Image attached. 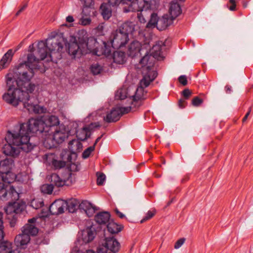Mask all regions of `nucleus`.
Instances as JSON below:
<instances>
[{"label": "nucleus", "instance_id": "f257e3e1", "mask_svg": "<svg viewBox=\"0 0 253 253\" xmlns=\"http://www.w3.org/2000/svg\"><path fill=\"white\" fill-rule=\"evenodd\" d=\"M47 41H41L37 45V49L34 51V47L27 54V60L19 63L12 69H9L5 78L18 79L19 84L24 85L31 81L35 76L34 70L39 69L37 64L44 60L48 55L51 57V53L48 47Z\"/></svg>", "mask_w": 253, "mask_h": 253}, {"label": "nucleus", "instance_id": "f03ea898", "mask_svg": "<svg viewBox=\"0 0 253 253\" xmlns=\"http://www.w3.org/2000/svg\"><path fill=\"white\" fill-rule=\"evenodd\" d=\"M7 91L2 96V100L7 104L17 107L20 103H23L24 107L29 112L36 114L43 112V107L38 104L29 102L30 93H32L36 88L34 83L29 82L24 85L19 84L18 79L5 78Z\"/></svg>", "mask_w": 253, "mask_h": 253}, {"label": "nucleus", "instance_id": "7ed1b4c3", "mask_svg": "<svg viewBox=\"0 0 253 253\" xmlns=\"http://www.w3.org/2000/svg\"><path fill=\"white\" fill-rule=\"evenodd\" d=\"M5 140L7 144L3 146L2 152L6 156L14 158L19 155V149L26 153H28L31 151L35 146L31 143L24 142L22 137H21L19 134L16 132V129L12 131L8 130Z\"/></svg>", "mask_w": 253, "mask_h": 253}, {"label": "nucleus", "instance_id": "20e7f679", "mask_svg": "<svg viewBox=\"0 0 253 253\" xmlns=\"http://www.w3.org/2000/svg\"><path fill=\"white\" fill-rule=\"evenodd\" d=\"M14 129L22 137L24 142L30 143V134L33 135L45 133L44 121L42 118H31L27 123L16 126Z\"/></svg>", "mask_w": 253, "mask_h": 253}, {"label": "nucleus", "instance_id": "39448f33", "mask_svg": "<svg viewBox=\"0 0 253 253\" xmlns=\"http://www.w3.org/2000/svg\"><path fill=\"white\" fill-rule=\"evenodd\" d=\"M49 180L50 184H43L41 187V192L44 194H51L54 186L60 187L72 185L75 182V175L70 169H68L63 172L61 177L58 174L53 173L51 174Z\"/></svg>", "mask_w": 253, "mask_h": 253}, {"label": "nucleus", "instance_id": "423d86ee", "mask_svg": "<svg viewBox=\"0 0 253 253\" xmlns=\"http://www.w3.org/2000/svg\"><path fill=\"white\" fill-rule=\"evenodd\" d=\"M78 41L84 47L85 54L92 52L94 55L99 56L98 49L100 45L97 39L94 37H88V34L85 30H79L78 32Z\"/></svg>", "mask_w": 253, "mask_h": 253}, {"label": "nucleus", "instance_id": "0eeeda50", "mask_svg": "<svg viewBox=\"0 0 253 253\" xmlns=\"http://www.w3.org/2000/svg\"><path fill=\"white\" fill-rule=\"evenodd\" d=\"M39 232V229L35 225L27 223L22 228V233L16 236L14 243L17 247L25 249L30 242V236H35Z\"/></svg>", "mask_w": 253, "mask_h": 253}, {"label": "nucleus", "instance_id": "6e6552de", "mask_svg": "<svg viewBox=\"0 0 253 253\" xmlns=\"http://www.w3.org/2000/svg\"><path fill=\"white\" fill-rule=\"evenodd\" d=\"M14 166V160L12 158H6L0 161V180L5 185H10L16 176L12 172Z\"/></svg>", "mask_w": 253, "mask_h": 253}, {"label": "nucleus", "instance_id": "1a4fd4ad", "mask_svg": "<svg viewBox=\"0 0 253 253\" xmlns=\"http://www.w3.org/2000/svg\"><path fill=\"white\" fill-rule=\"evenodd\" d=\"M152 0H134L132 3L127 7H124L125 12L130 11L142 12L144 10H151L152 9Z\"/></svg>", "mask_w": 253, "mask_h": 253}, {"label": "nucleus", "instance_id": "9d476101", "mask_svg": "<svg viewBox=\"0 0 253 253\" xmlns=\"http://www.w3.org/2000/svg\"><path fill=\"white\" fill-rule=\"evenodd\" d=\"M19 194L13 186L5 185L0 182V199L2 200H17Z\"/></svg>", "mask_w": 253, "mask_h": 253}, {"label": "nucleus", "instance_id": "9b49d317", "mask_svg": "<svg viewBox=\"0 0 253 253\" xmlns=\"http://www.w3.org/2000/svg\"><path fill=\"white\" fill-rule=\"evenodd\" d=\"M112 39L111 43L113 48H120L123 47L128 42V37L119 30L112 33Z\"/></svg>", "mask_w": 253, "mask_h": 253}, {"label": "nucleus", "instance_id": "f8f14e48", "mask_svg": "<svg viewBox=\"0 0 253 253\" xmlns=\"http://www.w3.org/2000/svg\"><path fill=\"white\" fill-rule=\"evenodd\" d=\"M67 51L69 54L72 55L73 58H80L82 55L85 54L84 47L81 46V44L78 41V36L77 39L74 38L73 42H70L68 43Z\"/></svg>", "mask_w": 253, "mask_h": 253}, {"label": "nucleus", "instance_id": "ddd939ff", "mask_svg": "<svg viewBox=\"0 0 253 253\" xmlns=\"http://www.w3.org/2000/svg\"><path fill=\"white\" fill-rule=\"evenodd\" d=\"M147 91L142 86H138L134 95L132 96V105L136 108H139L143 104V101L147 98Z\"/></svg>", "mask_w": 253, "mask_h": 253}, {"label": "nucleus", "instance_id": "4468645a", "mask_svg": "<svg viewBox=\"0 0 253 253\" xmlns=\"http://www.w3.org/2000/svg\"><path fill=\"white\" fill-rule=\"evenodd\" d=\"M66 201L62 199L55 200L49 206V211L52 215H59L64 212L66 206Z\"/></svg>", "mask_w": 253, "mask_h": 253}, {"label": "nucleus", "instance_id": "2eb2a0df", "mask_svg": "<svg viewBox=\"0 0 253 253\" xmlns=\"http://www.w3.org/2000/svg\"><path fill=\"white\" fill-rule=\"evenodd\" d=\"M26 208L25 203L23 202H14L9 203L7 207L5 208V211L7 214L14 213L17 215L21 213Z\"/></svg>", "mask_w": 253, "mask_h": 253}, {"label": "nucleus", "instance_id": "dca6fc26", "mask_svg": "<svg viewBox=\"0 0 253 253\" xmlns=\"http://www.w3.org/2000/svg\"><path fill=\"white\" fill-rule=\"evenodd\" d=\"M43 121L45 133H49L61 126H59L60 121L58 118L56 116L51 115Z\"/></svg>", "mask_w": 253, "mask_h": 253}, {"label": "nucleus", "instance_id": "f3484780", "mask_svg": "<svg viewBox=\"0 0 253 253\" xmlns=\"http://www.w3.org/2000/svg\"><path fill=\"white\" fill-rule=\"evenodd\" d=\"M68 148L70 151L65 153L67 154V162H70L72 161L71 154H76V152H80L82 150L83 144L80 141L74 139L69 141Z\"/></svg>", "mask_w": 253, "mask_h": 253}, {"label": "nucleus", "instance_id": "a211bd4d", "mask_svg": "<svg viewBox=\"0 0 253 253\" xmlns=\"http://www.w3.org/2000/svg\"><path fill=\"white\" fill-rule=\"evenodd\" d=\"M56 140L58 144L62 143L69 135L68 132L66 130L64 126L58 127L50 132Z\"/></svg>", "mask_w": 253, "mask_h": 253}, {"label": "nucleus", "instance_id": "6ab92c4d", "mask_svg": "<svg viewBox=\"0 0 253 253\" xmlns=\"http://www.w3.org/2000/svg\"><path fill=\"white\" fill-rule=\"evenodd\" d=\"M96 231L95 227L92 224L87 226L82 231V239L83 243H88L91 242L95 238Z\"/></svg>", "mask_w": 253, "mask_h": 253}, {"label": "nucleus", "instance_id": "aec40b11", "mask_svg": "<svg viewBox=\"0 0 253 253\" xmlns=\"http://www.w3.org/2000/svg\"><path fill=\"white\" fill-rule=\"evenodd\" d=\"M151 65H148L146 67L147 73L140 82L141 84L143 85L145 87L148 86L151 82H153L158 76L157 72L151 71Z\"/></svg>", "mask_w": 253, "mask_h": 253}, {"label": "nucleus", "instance_id": "412c9836", "mask_svg": "<svg viewBox=\"0 0 253 253\" xmlns=\"http://www.w3.org/2000/svg\"><path fill=\"white\" fill-rule=\"evenodd\" d=\"M64 42V39L59 37V39L54 38L52 40L50 43V47H48L51 52H56L60 53L62 52L63 49V43Z\"/></svg>", "mask_w": 253, "mask_h": 253}, {"label": "nucleus", "instance_id": "4be33fe9", "mask_svg": "<svg viewBox=\"0 0 253 253\" xmlns=\"http://www.w3.org/2000/svg\"><path fill=\"white\" fill-rule=\"evenodd\" d=\"M121 116L119 108H113L110 112L108 113L106 116L104 117L103 120L108 123L116 122L119 120Z\"/></svg>", "mask_w": 253, "mask_h": 253}, {"label": "nucleus", "instance_id": "5701e85b", "mask_svg": "<svg viewBox=\"0 0 253 253\" xmlns=\"http://www.w3.org/2000/svg\"><path fill=\"white\" fill-rule=\"evenodd\" d=\"M174 19L168 14L164 15L159 18L157 29L159 31L166 30L169 26L173 23Z\"/></svg>", "mask_w": 253, "mask_h": 253}, {"label": "nucleus", "instance_id": "b1692460", "mask_svg": "<svg viewBox=\"0 0 253 253\" xmlns=\"http://www.w3.org/2000/svg\"><path fill=\"white\" fill-rule=\"evenodd\" d=\"M0 240V253H22L17 249H13L12 243Z\"/></svg>", "mask_w": 253, "mask_h": 253}, {"label": "nucleus", "instance_id": "393cba45", "mask_svg": "<svg viewBox=\"0 0 253 253\" xmlns=\"http://www.w3.org/2000/svg\"><path fill=\"white\" fill-rule=\"evenodd\" d=\"M14 52L12 49H9L3 55L0 61V71L7 68L12 60Z\"/></svg>", "mask_w": 253, "mask_h": 253}, {"label": "nucleus", "instance_id": "a878e982", "mask_svg": "<svg viewBox=\"0 0 253 253\" xmlns=\"http://www.w3.org/2000/svg\"><path fill=\"white\" fill-rule=\"evenodd\" d=\"M169 11L170 16L174 20L181 13L182 9L180 4L173 0L169 3Z\"/></svg>", "mask_w": 253, "mask_h": 253}, {"label": "nucleus", "instance_id": "bb28decb", "mask_svg": "<svg viewBox=\"0 0 253 253\" xmlns=\"http://www.w3.org/2000/svg\"><path fill=\"white\" fill-rule=\"evenodd\" d=\"M112 5L108 0L107 3H102L99 8L100 12L104 20H108L112 16V9L111 7Z\"/></svg>", "mask_w": 253, "mask_h": 253}, {"label": "nucleus", "instance_id": "cd10ccee", "mask_svg": "<svg viewBox=\"0 0 253 253\" xmlns=\"http://www.w3.org/2000/svg\"><path fill=\"white\" fill-rule=\"evenodd\" d=\"M111 214L108 211H101L98 212L94 216V220L98 224L105 225L110 221Z\"/></svg>", "mask_w": 253, "mask_h": 253}, {"label": "nucleus", "instance_id": "c85d7f7f", "mask_svg": "<svg viewBox=\"0 0 253 253\" xmlns=\"http://www.w3.org/2000/svg\"><path fill=\"white\" fill-rule=\"evenodd\" d=\"M140 50V43L138 41H133L128 46L127 54L129 56L133 58L138 55Z\"/></svg>", "mask_w": 253, "mask_h": 253}, {"label": "nucleus", "instance_id": "c756f323", "mask_svg": "<svg viewBox=\"0 0 253 253\" xmlns=\"http://www.w3.org/2000/svg\"><path fill=\"white\" fill-rule=\"evenodd\" d=\"M101 43L98 49V54H103L106 56H109L112 55L111 50L113 48L112 46L111 42H106L101 41Z\"/></svg>", "mask_w": 253, "mask_h": 253}, {"label": "nucleus", "instance_id": "7c9ffc66", "mask_svg": "<svg viewBox=\"0 0 253 253\" xmlns=\"http://www.w3.org/2000/svg\"><path fill=\"white\" fill-rule=\"evenodd\" d=\"M46 137L43 141V145L46 149H51L56 147L58 145L52 134L50 133H45Z\"/></svg>", "mask_w": 253, "mask_h": 253}, {"label": "nucleus", "instance_id": "2f4dec72", "mask_svg": "<svg viewBox=\"0 0 253 253\" xmlns=\"http://www.w3.org/2000/svg\"><path fill=\"white\" fill-rule=\"evenodd\" d=\"M75 133L77 140L82 141H85L91 135V133L89 132V127L85 126L83 127L80 131L76 129Z\"/></svg>", "mask_w": 253, "mask_h": 253}, {"label": "nucleus", "instance_id": "473e14b6", "mask_svg": "<svg viewBox=\"0 0 253 253\" xmlns=\"http://www.w3.org/2000/svg\"><path fill=\"white\" fill-rule=\"evenodd\" d=\"M122 224H119L113 221H110L107 225L108 231L112 234H116L120 232L123 229Z\"/></svg>", "mask_w": 253, "mask_h": 253}, {"label": "nucleus", "instance_id": "72a5a7b5", "mask_svg": "<svg viewBox=\"0 0 253 253\" xmlns=\"http://www.w3.org/2000/svg\"><path fill=\"white\" fill-rule=\"evenodd\" d=\"M113 59L115 63L123 64L126 62V53L122 51H115L113 53Z\"/></svg>", "mask_w": 253, "mask_h": 253}, {"label": "nucleus", "instance_id": "f704fd0d", "mask_svg": "<svg viewBox=\"0 0 253 253\" xmlns=\"http://www.w3.org/2000/svg\"><path fill=\"white\" fill-rule=\"evenodd\" d=\"M66 205L65 209L69 212L74 213L79 208V201L76 199L72 198L66 201Z\"/></svg>", "mask_w": 253, "mask_h": 253}, {"label": "nucleus", "instance_id": "c9c22d12", "mask_svg": "<svg viewBox=\"0 0 253 253\" xmlns=\"http://www.w3.org/2000/svg\"><path fill=\"white\" fill-rule=\"evenodd\" d=\"M134 29V28L132 22H126L123 23L119 30L128 37L129 34H132Z\"/></svg>", "mask_w": 253, "mask_h": 253}, {"label": "nucleus", "instance_id": "e433bc0d", "mask_svg": "<svg viewBox=\"0 0 253 253\" xmlns=\"http://www.w3.org/2000/svg\"><path fill=\"white\" fill-rule=\"evenodd\" d=\"M49 241L48 233H39L35 239L36 245L47 244Z\"/></svg>", "mask_w": 253, "mask_h": 253}, {"label": "nucleus", "instance_id": "4c0bfd02", "mask_svg": "<svg viewBox=\"0 0 253 253\" xmlns=\"http://www.w3.org/2000/svg\"><path fill=\"white\" fill-rule=\"evenodd\" d=\"M159 18L157 13L153 12L151 14L150 19L147 23L146 27L147 28H153L155 27L157 28L158 26Z\"/></svg>", "mask_w": 253, "mask_h": 253}, {"label": "nucleus", "instance_id": "58836bf2", "mask_svg": "<svg viewBox=\"0 0 253 253\" xmlns=\"http://www.w3.org/2000/svg\"><path fill=\"white\" fill-rule=\"evenodd\" d=\"M65 155L67 154H63V153H62L61 156L62 159L63 160H57L53 159L52 161V165L54 167L55 169H60L65 167L66 165V162L64 161V160H67V157H65Z\"/></svg>", "mask_w": 253, "mask_h": 253}, {"label": "nucleus", "instance_id": "ea45409f", "mask_svg": "<svg viewBox=\"0 0 253 253\" xmlns=\"http://www.w3.org/2000/svg\"><path fill=\"white\" fill-rule=\"evenodd\" d=\"M134 0H109V2L112 5V6H118L120 4L122 5H129L132 3Z\"/></svg>", "mask_w": 253, "mask_h": 253}, {"label": "nucleus", "instance_id": "a19ab883", "mask_svg": "<svg viewBox=\"0 0 253 253\" xmlns=\"http://www.w3.org/2000/svg\"><path fill=\"white\" fill-rule=\"evenodd\" d=\"M90 69L93 75L99 74L103 70L102 67L98 63L92 64Z\"/></svg>", "mask_w": 253, "mask_h": 253}, {"label": "nucleus", "instance_id": "79ce46f5", "mask_svg": "<svg viewBox=\"0 0 253 253\" xmlns=\"http://www.w3.org/2000/svg\"><path fill=\"white\" fill-rule=\"evenodd\" d=\"M31 205L33 208L39 209L44 206V202L42 199H34L32 201Z\"/></svg>", "mask_w": 253, "mask_h": 253}, {"label": "nucleus", "instance_id": "37998d69", "mask_svg": "<svg viewBox=\"0 0 253 253\" xmlns=\"http://www.w3.org/2000/svg\"><path fill=\"white\" fill-rule=\"evenodd\" d=\"M119 110H120V113L121 115L127 114L131 111L132 109L135 108V109H138V108H136L134 106V105H132V103L131 104L130 106L128 107H118Z\"/></svg>", "mask_w": 253, "mask_h": 253}, {"label": "nucleus", "instance_id": "c03bdc74", "mask_svg": "<svg viewBox=\"0 0 253 253\" xmlns=\"http://www.w3.org/2000/svg\"><path fill=\"white\" fill-rule=\"evenodd\" d=\"M152 50L154 56H159L162 53V44H159V43L155 44L153 46Z\"/></svg>", "mask_w": 253, "mask_h": 253}, {"label": "nucleus", "instance_id": "a18cd8bd", "mask_svg": "<svg viewBox=\"0 0 253 253\" xmlns=\"http://www.w3.org/2000/svg\"><path fill=\"white\" fill-rule=\"evenodd\" d=\"M98 208H97L95 206L91 204L90 207H89L86 211H85V213L87 215L88 217H92L95 211L98 210Z\"/></svg>", "mask_w": 253, "mask_h": 253}, {"label": "nucleus", "instance_id": "49530a36", "mask_svg": "<svg viewBox=\"0 0 253 253\" xmlns=\"http://www.w3.org/2000/svg\"><path fill=\"white\" fill-rule=\"evenodd\" d=\"M3 229V213L0 211V240H3L4 237Z\"/></svg>", "mask_w": 253, "mask_h": 253}, {"label": "nucleus", "instance_id": "de8ad7c7", "mask_svg": "<svg viewBox=\"0 0 253 253\" xmlns=\"http://www.w3.org/2000/svg\"><path fill=\"white\" fill-rule=\"evenodd\" d=\"M91 204L87 201H83L81 203H79V209L81 211H84L85 212L89 207H90Z\"/></svg>", "mask_w": 253, "mask_h": 253}, {"label": "nucleus", "instance_id": "09e8293b", "mask_svg": "<svg viewBox=\"0 0 253 253\" xmlns=\"http://www.w3.org/2000/svg\"><path fill=\"white\" fill-rule=\"evenodd\" d=\"M18 215L13 214V215H8V218L10 220L9 224L11 227H14L17 222Z\"/></svg>", "mask_w": 253, "mask_h": 253}, {"label": "nucleus", "instance_id": "8fccbe9b", "mask_svg": "<svg viewBox=\"0 0 253 253\" xmlns=\"http://www.w3.org/2000/svg\"><path fill=\"white\" fill-rule=\"evenodd\" d=\"M204 102L203 99L197 96L194 97L192 100V104L193 106L198 107L200 106Z\"/></svg>", "mask_w": 253, "mask_h": 253}, {"label": "nucleus", "instance_id": "3c124183", "mask_svg": "<svg viewBox=\"0 0 253 253\" xmlns=\"http://www.w3.org/2000/svg\"><path fill=\"white\" fill-rule=\"evenodd\" d=\"M94 151L93 147H89L86 148L82 153V158L84 159L88 158L92 152Z\"/></svg>", "mask_w": 253, "mask_h": 253}, {"label": "nucleus", "instance_id": "603ef678", "mask_svg": "<svg viewBox=\"0 0 253 253\" xmlns=\"http://www.w3.org/2000/svg\"><path fill=\"white\" fill-rule=\"evenodd\" d=\"M156 211H149L147 213H146V215L143 218V219L140 221V223H142L147 220L151 219L155 214Z\"/></svg>", "mask_w": 253, "mask_h": 253}, {"label": "nucleus", "instance_id": "864d4df0", "mask_svg": "<svg viewBox=\"0 0 253 253\" xmlns=\"http://www.w3.org/2000/svg\"><path fill=\"white\" fill-rule=\"evenodd\" d=\"M150 57V55L147 54L140 60L139 63L141 65L142 67L148 66V61Z\"/></svg>", "mask_w": 253, "mask_h": 253}, {"label": "nucleus", "instance_id": "5fc2aeb1", "mask_svg": "<svg viewBox=\"0 0 253 253\" xmlns=\"http://www.w3.org/2000/svg\"><path fill=\"white\" fill-rule=\"evenodd\" d=\"M105 178H106L105 175L103 173H100L97 176V181H96L97 184L99 186L102 185L104 184Z\"/></svg>", "mask_w": 253, "mask_h": 253}, {"label": "nucleus", "instance_id": "6e6d98bb", "mask_svg": "<svg viewBox=\"0 0 253 253\" xmlns=\"http://www.w3.org/2000/svg\"><path fill=\"white\" fill-rule=\"evenodd\" d=\"M181 94L184 97L185 99H188L192 94L191 91L188 88L184 89L181 92Z\"/></svg>", "mask_w": 253, "mask_h": 253}, {"label": "nucleus", "instance_id": "4d7b16f0", "mask_svg": "<svg viewBox=\"0 0 253 253\" xmlns=\"http://www.w3.org/2000/svg\"><path fill=\"white\" fill-rule=\"evenodd\" d=\"M185 239L184 238H181L178 239L174 244V248L177 249L179 248L185 242Z\"/></svg>", "mask_w": 253, "mask_h": 253}, {"label": "nucleus", "instance_id": "13d9d810", "mask_svg": "<svg viewBox=\"0 0 253 253\" xmlns=\"http://www.w3.org/2000/svg\"><path fill=\"white\" fill-rule=\"evenodd\" d=\"M178 81L181 84H182L184 86L187 84V78L186 76L185 75L180 76L178 78Z\"/></svg>", "mask_w": 253, "mask_h": 253}, {"label": "nucleus", "instance_id": "bf43d9fd", "mask_svg": "<svg viewBox=\"0 0 253 253\" xmlns=\"http://www.w3.org/2000/svg\"><path fill=\"white\" fill-rule=\"evenodd\" d=\"M123 91V90H121L117 91L116 96L118 98V99L120 100H124L126 97V94L124 93Z\"/></svg>", "mask_w": 253, "mask_h": 253}, {"label": "nucleus", "instance_id": "052dcab7", "mask_svg": "<svg viewBox=\"0 0 253 253\" xmlns=\"http://www.w3.org/2000/svg\"><path fill=\"white\" fill-rule=\"evenodd\" d=\"M91 22V20L89 18H82L80 20V23L84 26L89 25Z\"/></svg>", "mask_w": 253, "mask_h": 253}, {"label": "nucleus", "instance_id": "680f3d73", "mask_svg": "<svg viewBox=\"0 0 253 253\" xmlns=\"http://www.w3.org/2000/svg\"><path fill=\"white\" fill-rule=\"evenodd\" d=\"M100 125L98 122L91 123L88 126L86 127H89V132L92 130L93 129L97 127H99Z\"/></svg>", "mask_w": 253, "mask_h": 253}, {"label": "nucleus", "instance_id": "e2e57ef3", "mask_svg": "<svg viewBox=\"0 0 253 253\" xmlns=\"http://www.w3.org/2000/svg\"><path fill=\"white\" fill-rule=\"evenodd\" d=\"M187 104V102L183 99H180L178 102V106L181 109L185 108Z\"/></svg>", "mask_w": 253, "mask_h": 253}, {"label": "nucleus", "instance_id": "0e129e2a", "mask_svg": "<svg viewBox=\"0 0 253 253\" xmlns=\"http://www.w3.org/2000/svg\"><path fill=\"white\" fill-rule=\"evenodd\" d=\"M137 18L138 19V21L141 23L144 24L146 22V20L144 18L143 15H142L141 12L140 13L137 14Z\"/></svg>", "mask_w": 253, "mask_h": 253}, {"label": "nucleus", "instance_id": "69168bd1", "mask_svg": "<svg viewBox=\"0 0 253 253\" xmlns=\"http://www.w3.org/2000/svg\"><path fill=\"white\" fill-rule=\"evenodd\" d=\"M114 211L115 212V213L116 214V215L119 217L120 218H124L125 217H126L125 214H124L123 213H122L121 211H119V210L116 208L115 210H114Z\"/></svg>", "mask_w": 253, "mask_h": 253}, {"label": "nucleus", "instance_id": "338daca9", "mask_svg": "<svg viewBox=\"0 0 253 253\" xmlns=\"http://www.w3.org/2000/svg\"><path fill=\"white\" fill-rule=\"evenodd\" d=\"M229 2L232 4L229 7V9L231 11H234L236 7L235 0H229Z\"/></svg>", "mask_w": 253, "mask_h": 253}, {"label": "nucleus", "instance_id": "774afa93", "mask_svg": "<svg viewBox=\"0 0 253 253\" xmlns=\"http://www.w3.org/2000/svg\"><path fill=\"white\" fill-rule=\"evenodd\" d=\"M225 90L226 93H230L232 91L231 86L229 85H226L225 87Z\"/></svg>", "mask_w": 253, "mask_h": 253}]
</instances>
